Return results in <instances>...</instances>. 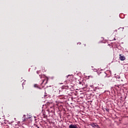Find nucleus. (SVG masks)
Segmentation results:
<instances>
[{
  "mask_svg": "<svg viewBox=\"0 0 128 128\" xmlns=\"http://www.w3.org/2000/svg\"><path fill=\"white\" fill-rule=\"evenodd\" d=\"M80 88L82 90H86V88H88V84H86L85 82H80Z\"/></svg>",
  "mask_w": 128,
  "mask_h": 128,
  "instance_id": "obj_1",
  "label": "nucleus"
},
{
  "mask_svg": "<svg viewBox=\"0 0 128 128\" xmlns=\"http://www.w3.org/2000/svg\"><path fill=\"white\" fill-rule=\"evenodd\" d=\"M70 82H69V84H68V85H66V86H65L64 87V88H66V90H68V89L72 88V86H74L71 83V82H72V80H71Z\"/></svg>",
  "mask_w": 128,
  "mask_h": 128,
  "instance_id": "obj_2",
  "label": "nucleus"
},
{
  "mask_svg": "<svg viewBox=\"0 0 128 128\" xmlns=\"http://www.w3.org/2000/svg\"><path fill=\"white\" fill-rule=\"evenodd\" d=\"M119 56V58L120 60H126V56H122L121 54H120Z\"/></svg>",
  "mask_w": 128,
  "mask_h": 128,
  "instance_id": "obj_3",
  "label": "nucleus"
},
{
  "mask_svg": "<svg viewBox=\"0 0 128 128\" xmlns=\"http://www.w3.org/2000/svg\"><path fill=\"white\" fill-rule=\"evenodd\" d=\"M100 76L102 78H106V72H102L100 74Z\"/></svg>",
  "mask_w": 128,
  "mask_h": 128,
  "instance_id": "obj_4",
  "label": "nucleus"
},
{
  "mask_svg": "<svg viewBox=\"0 0 128 128\" xmlns=\"http://www.w3.org/2000/svg\"><path fill=\"white\" fill-rule=\"evenodd\" d=\"M69 128H78L76 124H70L69 126Z\"/></svg>",
  "mask_w": 128,
  "mask_h": 128,
  "instance_id": "obj_5",
  "label": "nucleus"
},
{
  "mask_svg": "<svg viewBox=\"0 0 128 128\" xmlns=\"http://www.w3.org/2000/svg\"><path fill=\"white\" fill-rule=\"evenodd\" d=\"M92 128H98V124H92Z\"/></svg>",
  "mask_w": 128,
  "mask_h": 128,
  "instance_id": "obj_6",
  "label": "nucleus"
},
{
  "mask_svg": "<svg viewBox=\"0 0 128 128\" xmlns=\"http://www.w3.org/2000/svg\"><path fill=\"white\" fill-rule=\"evenodd\" d=\"M34 88H38V85L37 84H34Z\"/></svg>",
  "mask_w": 128,
  "mask_h": 128,
  "instance_id": "obj_7",
  "label": "nucleus"
},
{
  "mask_svg": "<svg viewBox=\"0 0 128 128\" xmlns=\"http://www.w3.org/2000/svg\"><path fill=\"white\" fill-rule=\"evenodd\" d=\"M22 120L23 122H26V118H24V117H22Z\"/></svg>",
  "mask_w": 128,
  "mask_h": 128,
  "instance_id": "obj_8",
  "label": "nucleus"
},
{
  "mask_svg": "<svg viewBox=\"0 0 128 128\" xmlns=\"http://www.w3.org/2000/svg\"><path fill=\"white\" fill-rule=\"evenodd\" d=\"M44 80H46V79H44L42 82V84H44Z\"/></svg>",
  "mask_w": 128,
  "mask_h": 128,
  "instance_id": "obj_9",
  "label": "nucleus"
},
{
  "mask_svg": "<svg viewBox=\"0 0 128 128\" xmlns=\"http://www.w3.org/2000/svg\"><path fill=\"white\" fill-rule=\"evenodd\" d=\"M70 76V75H68V76H67V78H68V76Z\"/></svg>",
  "mask_w": 128,
  "mask_h": 128,
  "instance_id": "obj_10",
  "label": "nucleus"
},
{
  "mask_svg": "<svg viewBox=\"0 0 128 128\" xmlns=\"http://www.w3.org/2000/svg\"><path fill=\"white\" fill-rule=\"evenodd\" d=\"M84 46H86V44H84Z\"/></svg>",
  "mask_w": 128,
  "mask_h": 128,
  "instance_id": "obj_11",
  "label": "nucleus"
},
{
  "mask_svg": "<svg viewBox=\"0 0 128 128\" xmlns=\"http://www.w3.org/2000/svg\"><path fill=\"white\" fill-rule=\"evenodd\" d=\"M114 40H116V38H114Z\"/></svg>",
  "mask_w": 128,
  "mask_h": 128,
  "instance_id": "obj_12",
  "label": "nucleus"
},
{
  "mask_svg": "<svg viewBox=\"0 0 128 128\" xmlns=\"http://www.w3.org/2000/svg\"><path fill=\"white\" fill-rule=\"evenodd\" d=\"M38 128H40V127L38 126Z\"/></svg>",
  "mask_w": 128,
  "mask_h": 128,
  "instance_id": "obj_13",
  "label": "nucleus"
},
{
  "mask_svg": "<svg viewBox=\"0 0 128 128\" xmlns=\"http://www.w3.org/2000/svg\"><path fill=\"white\" fill-rule=\"evenodd\" d=\"M46 84V83H45V84Z\"/></svg>",
  "mask_w": 128,
  "mask_h": 128,
  "instance_id": "obj_14",
  "label": "nucleus"
}]
</instances>
